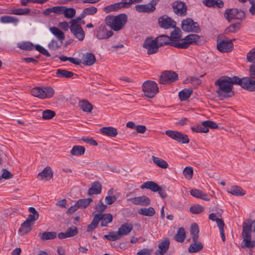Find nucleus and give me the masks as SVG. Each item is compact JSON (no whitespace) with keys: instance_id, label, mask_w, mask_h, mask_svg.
<instances>
[{"instance_id":"nucleus-1","label":"nucleus","mask_w":255,"mask_h":255,"mask_svg":"<svg viewBox=\"0 0 255 255\" xmlns=\"http://www.w3.org/2000/svg\"><path fill=\"white\" fill-rule=\"evenodd\" d=\"M181 30L178 28H174L169 36L171 42V46L178 48L185 49L190 44L202 45L204 43L203 37L195 34H191L181 39Z\"/></svg>"},{"instance_id":"nucleus-2","label":"nucleus","mask_w":255,"mask_h":255,"mask_svg":"<svg viewBox=\"0 0 255 255\" xmlns=\"http://www.w3.org/2000/svg\"><path fill=\"white\" fill-rule=\"evenodd\" d=\"M242 84L241 79L237 76L233 77L222 76L215 83V85L218 87L216 92L220 96H221L223 93H231L234 84H238L243 88Z\"/></svg>"},{"instance_id":"nucleus-3","label":"nucleus","mask_w":255,"mask_h":255,"mask_svg":"<svg viewBox=\"0 0 255 255\" xmlns=\"http://www.w3.org/2000/svg\"><path fill=\"white\" fill-rule=\"evenodd\" d=\"M255 221L248 220L243 223L242 237L243 241L242 247L244 248H253L255 246V241H252L251 232L255 231Z\"/></svg>"},{"instance_id":"nucleus-4","label":"nucleus","mask_w":255,"mask_h":255,"mask_svg":"<svg viewBox=\"0 0 255 255\" xmlns=\"http://www.w3.org/2000/svg\"><path fill=\"white\" fill-rule=\"evenodd\" d=\"M43 14L46 16H53L63 14L65 18H72L76 14V10L73 7L64 6H55L45 9Z\"/></svg>"},{"instance_id":"nucleus-5","label":"nucleus","mask_w":255,"mask_h":255,"mask_svg":"<svg viewBox=\"0 0 255 255\" xmlns=\"http://www.w3.org/2000/svg\"><path fill=\"white\" fill-rule=\"evenodd\" d=\"M128 17L126 14L122 13L117 16L107 15L105 19V24L114 31H117L122 29L127 22Z\"/></svg>"},{"instance_id":"nucleus-6","label":"nucleus","mask_w":255,"mask_h":255,"mask_svg":"<svg viewBox=\"0 0 255 255\" xmlns=\"http://www.w3.org/2000/svg\"><path fill=\"white\" fill-rule=\"evenodd\" d=\"M226 19L228 22L232 20L243 21L246 18V12L241 8H232L227 9L224 13Z\"/></svg>"},{"instance_id":"nucleus-7","label":"nucleus","mask_w":255,"mask_h":255,"mask_svg":"<svg viewBox=\"0 0 255 255\" xmlns=\"http://www.w3.org/2000/svg\"><path fill=\"white\" fill-rule=\"evenodd\" d=\"M249 77L241 78L243 88L250 92L255 91V63L250 65L249 69Z\"/></svg>"},{"instance_id":"nucleus-8","label":"nucleus","mask_w":255,"mask_h":255,"mask_svg":"<svg viewBox=\"0 0 255 255\" xmlns=\"http://www.w3.org/2000/svg\"><path fill=\"white\" fill-rule=\"evenodd\" d=\"M31 93L33 96L43 99L52 97L55 91L51 87H37L33 88L31 90Z\"/></svg>"},{"instance_id":"nucleus-9","label":"nucleus","mask_w":255,"mask_h":255,"mask_svg":"<svg viewBox=\"0 0 255 255\" xmlns=\"http://www.w3.org/2000/svg\"><path fill=\"white\" fill-rule=\"evenodd\" d=\"M142 91L144 95L149 98H153L159 92L156 83L151 80H147L142 84Z\"/></svg>"},{"instance_id":"nucleus-10","label":"nucleus","mask_w":255,"mask_h":255,"mask_svg":"<svg viewBox=\"0 0 255 255\" xmlns=\"http://www.w3.org/2000/svg\"><path fill=\"white\" fill-rule=\"evenodd\" d=\"M94 32V35L99 40L107 39L114 34V32L112 30H108L104 24L96 28Z\"/></svg>"},{"instance_id":"nucleus-11","label":"nucleus","mask_w":255,"mask_h":255,"mask_svg":"<svg viewBox=\"0 0 255 255\" xmlns=\"http://www.w3.org/2000/svg\"><path fill=\"white\" fill-rule=\"evenodd\" d=\"M181 28L184 31L187 32L198 33L200 30L197 22H194L190 18H187L182 21Z\"/></svg>"},{"instance_id":"nucleus-12","label":"nucleus","mask_w":255,"mask_h":255,"mask_svg":"<svg viewBox=\"0 0 255 255\" xmlns=\"http://www.w3.org/2000/svg\"><path fill=\"white\" fill-rule=\"evenodd\" d=\"M143 47L147 50L148 55L156 53L159 50V46L155 39H152L150 37L145 39L143 44Z\"/></svg>"},{"instance_id":"nucleus-13","label":"nucleus","mask_w":255,"mask_h":255,"mask_svg":"<svg viewBox=\"0 0 255 255\" xmlns=\"http://www.w3.org/2000/svg\"><path fill=\"white\" fill-rule=\"evenodd\" d=\"M178 78V75L172 71H165L163 72L159 78V83L166 84L175 81Z\"/></svg>"},{"instance_id":"nucleus-14","label":"nucleus","mask_w":255,"mask_h":255,"mask_svg":"<svg viewBox=\"0 0 255 255\" xmlns=\"http://www.w3.org/2000/svg\"><path fill=\"white\" fill-rule=\"evenodd\" d=\"M159 0H151L147 4H138L135 6V10L138 12L149 13L155 10V5Z\"/></svg>"},{"instance_id":"nucleus-15","label":"nucleus","mask_w":255,"mask_h":255,"mask_svg":"<svg viewBox=\"0 0 255 255\" xmlns=\"http://www.w3.org/2000/svg\"><path fill=\"white\" fill-rule=\"evenodd\" d=\"M172 6L174 12L177 15L182 16L187 14V5L184 2L175 1L172 3Z\"/></svg>"},{"instance_id":"nucleus-16","label":"nucleus","mask_w":255,"mask_h":255,"mask_svg":"<svg viewBox=\"0 0 255 255\" xmlns=\"http://www.w3.org/2000/svg\"><path fill=\"white\" fill-rule=\"evenodd\" d=\"M218 50L221 52H229L231 51L234 47L232 40L227 38L220 40H217V45Z\"/></svg>"},{"instance_id":"nucleus-17","label":"nucleus","mask_w":255,"mask_h":255,"mask_svg":"<svg viewBox=\"0 0 255 255\" xmlns=\"http://www.w3.org/2000/svg\"><path fill=\"white\" fill-rule=\"evenodd\" d=\"M158 23L160 26L164 29L170 28H175L176 27V22L171 18L166 15H163L158 18Z\"/></svg>"},{"instance_id":"nucleus-18","label":"nucleus","mask_w":255,"mask_h":255,"mask_svg":"<svg viewBox=\"0 0 255 255\" xmlns=\"http://www.w3.org/2000/svg\"><path fill=\"white\" fill-rule=\"evenodd\" d=\"M121 194L113 188L108 191V195L105 198V202L107 205H112L117 200H120Z\"/></svg>"},{"instance_id":"nucleus-19","label":"nucleus","mask_w":255,"mask_h":255,"mask_svg":"<svg viewBox=\"0 0 255 255\" xmlns=\"http://www.w3.org/2000/svg\"><path fill=\"white\" fill-rule=\"evenodd\" d=\"M127 202L136 205L148 206L150 204V200L149 198L144 195L137 197L128 198Z\"/></svg>"},{"instance_id":"nucleus-20","label":"nucleus","mask_w":255,"mask_h":255,"mask_svg":"<svg viewBox=\"0 0 255 255\" xmlns=\"http://www.w3.org/2000/svg\"><path fill=\"white\" fill-rule=\"evenodd\" d=\"M70 30L79 40L82 41L84 39L85 34L81 25H70Z\"/></svg>"},{"instance_id":"nucleus-21","label":"nucleus","mask_w":255,"mask_h":255,"mask_svg":"<svg viewBox=\"0 0 255 255\" xmlns=\"http://www.w3.org/2000/svg\"><path fill=\"white\" fill-rule=\"evenodd\" d=\"M133 229V225L131 223L126 222L123 224L118 229V235L123 237L128 235Z\"/></svg>"},{"instance_id":"nucleus-22","label":"nucleus","mask_w":255,"mask_h":255,"mask_svg":"<svg viewBox=\"0 0 255 255\" xmlns=\"http://www.w3.org/2000/svg\"><path fill=\"white\" fill-rule=\"evenodd\" d=\"M82 63L88 66L94 64L96 61L95 56L92 53H86L82 56Z\"/></svg>"},{"instance_id":"nucleus-23","label":"nucleus","mask_w":255,"mask_h":255,"mask_svg":"<svg viewBox=\"0 0 255 255\" xmlns=\"http://www.w3.org/2000/svg\"><path fill=\"white\" fill-rule=\"evenodd\" d=\"M170 245L168 238H165L158 245V250L156 253V255H163L168 251Z\"/></svg>"},{"instance_id":"nucleus-24","label":"nucleus","mask_w":255,"mask_h":255,"mask_svg":"<svg viewBox=\"0 0 255 255\" xmlns=\"http://www.w3.org/2000/svg\"><path fill=\"white\" fill-rule=\"evenodd\" d=\"M100 130L103 134L110 137H116L118 134L117 128L112 127H103Z\"/></svg>"},{"instance_id":"nucleus-25","label":"nucleus","mask_w":255,"mask_h":255,"mask_svg":"<svg viewBox=\"0 0 255 255\" xmlns=\"http://www.w3.org/2000/svg\"><path fill=\"white\" fill-rule=\"evenodd\" d=\"M102 185L99 181H95L92 184L91 187L88 189V194L90 196L94 194H99L101 193Z\"/></svg>"},{"instance_id":"nucleus-26","label":"nucleus","mask_w":255,"mask_h":255,"mask_svg":"<svg viewBox=\"0 0 255 255\" xmlns=\"http://www.w3.org/2000/svg\"><path fill=\"white\" fill-rule=\"evenodd\" d=\"M121 8H125L122 0L121 2L115 3L106 6L104 9V11L106 13H108L112 11H116Z\"/></svg>"},{"instance_id":"nucleus-27","label":"nucleus","mask_w":255,"mask_h":255,"mask_svg":"<svg viewBox=\"0 0 255 255\" xmlns=\"http://www.w3.org/2000/svg\"><path fill=\"white\" fill-rule=\"evenodd\" d=\"M95 215H99V217L101 218L100 221L102 227L107 226V224L111 223L113 220V216L111 214L98 213Z\"/></svg>"},{"instance_id":"nucleus-28","label":"nucleus","mask_w":255,"mask_h":255,"mask_svg":"<svg viewBox=\"0 0 255 255\" xmlns=\"http://www.w3.org/2000/svg\"><path fill=\"white\" fill-rule=\"evenodd\" d=\"M38 176L41 177V179L48 180L53 177V171L49 166L46 167L41 172H39Z\"/></svg>"},{"instance_id":"nucleus-29","label":"nucleus","mask_w":255,"mask_h":255,"mask_svg":"<svg viewBox=\"0 0 255 255\" xmlns=\"http://www.w3.org/2000/svg\"><path fill=\"white\" fill-rule=\"evenodd\" d=\"M78 106L83 112L88 113H91L93 109V105L86 100L80 101Z\"/></svg>"},{"instance_id":"nucleus-30","label":"nucleus","mask_w":255,"mask_h":255,"mask_svg":"<svg viewBox=\"0 0 255 255\" xmlns=\"http://www.w3.org/2000/svg\"><path fill=\"white\" fill-rule=\"evenodd\" d=\"M191 195L197 198L202 199L205 201H209L210 198L207 195L201 190L193 189L190 191Z\"/></svg>"},{"instance_id":"nucleus-31","label":"nucleus","mask_w":255,"mask_h":255,"mask_svg":"<svg viewBox=\"0 0 255 255\" xmlns=\"http://www.w3.org/2000/svg\"><path fill=\"white\" fill-rule=\"evenodd\" d=\"M155 39L159 47L167 45L171 46V42L168 36L165 35H161L157 37Z\"/></svg>"},{"instance_id":"nucleus-32","label":"nucleus","mask_w":255,"mask_h":255,"mask_svg":"<svg viewBox=\"0 0 255 255\" xmlns=\"http://www.w3.org/2000/svg\"><path fill=\"white\" fill-rule=\"evenodd\" d=\"M32 225V224L25 221L21 224V227L18 230L19 234L21 236L27 234L31 230V227Z\"/></svg>"},{"instance_id":"nucleus-33","label":"nucleus","mask_w":255,"mask_h":255,"mask_svg":"<svg viewBox=\"0 0 255 255\" xmlns=\"http://www.w3.org/2000/svg\"><path fill=\"white\" fill-rule=\"evenodd\" d=\"M140 188L141 189L146 188L153 192H157L159 190V185L153 181H146L141 185Z\"/></svg>"},{"instance_id":"nucleus-34","label":"nucleus","mask_w":255,"mask_h":255,"mask_svg":"<svg viewBox=\"0 0 255 255\" xmlns=\"http://www.w3.org/2000/svg\"><path fill=\"white\" fill-rule=\"evenodd\" d=\"M203 248V245L202 243L198 242L197 240L195 242H193V243L190 245L188 248V252L190 253H197L202 250Z\"/></svg>"},{"instance_id":"nucleus-35","label":"nucleus","mask_w":255,"mask_h":255,"mask_svg":"<svg viewBox=\"0 0 255 255\" xmlns=\"http://www.w3.org/2000/svg\"><path fill=\"white\" fill-rule=\"evenodd\" d=\"M228 193L232 194L234 196H242L246 194V191L242 187L235 185L231 187L230 190L228 191Z\"/></svg>"},{"instance_id":"nucleus-36","label":"nucleus","mask_w":255,"mask_h":255,"mask_svg":"<svg viewBox=\"0 0 255 255\" xmlns=\"http://www.w3.org/2000/svg\"><path fill=\"white\" fill-rule=\"evenodd\" d=\"M30 11V9L28 8H13L11 9L9 12H8L7 13L18 15H24L29 14Z\"/></svg>"},{"instance_id":"nucleus-37","label":"nucleus","mask_w":255,"mask_h":255,"mask_svg":"<svg viewBox=\"0 0 255 255\" xmlns=\"http://www.w3.org/2000/svg\"><path fill=\"white\" fill-rule=\"evenodd\" d=\"M56 74L57 77L60 78H70L74 75L72 72L62 69H58L56 70Z\"/></svg>"},{"instance_id":"nucleus-38","label":"nucleus","mask_w":255,"mask_h":255,"mask_svg":"<svg viewBox=\"0 0 255 255\" xmlns=\"http://www.w3.org/2000/svg\"><path fill=\"white\" fill-rule=\"evenodd\" d=\"M50 32L55 36L59 40L62 41L65 39L64 32L59 28L53 26L49 28Z\"/></svg>"},{"instance_id":"nucleus-39","label":"nucleus","mask_w":255,"mask_h":255,"mask_svg":"<svg viewBox=\"0 0 255 255\" xmlns=\"http://www.w3.org/2000/svg\"><path fill=\"white\" fill-rule=\"evenodd\" d=\"M151 159L153 163L156 164L157 166L165 169L168 167V164L167 162L162 158L152 156Z\"/></svg>"},{"instance_id":"nucleus-40","label":"nucleus","mask_w":255,"mask_h":255,"mask_svg":"<svg viewBox=\"0 0 255 255\" xmlns=\"http://www.w3.org/2000/svg\"><path fill=\"white\" fill-rule=\"evenodd\" d=\"M186 237L185 232L183 227L179 228L174 236V239L179 243L184 241Z\"/></svg>"},{"instance_id":"nucleus-41","label":"nucleus","mask_w":255,"mask_h":255,"mask_svg":"<svg viewBox=\"0 0 255 255\" xmlns=\"http://www.w3.org/2000/svg\"><path fill=\"white\" fill-rule=\"evenodd\" d=\"M0 21L2 23H17L19 22V19L15 17L4 15L0 17Z\"/></svg>"},{"instance_id":"nucleus-42","label":"nucleus","mask_w":255,"mask_h":255,"mask_svg":"<svg viewBox=\"0 0 255 255\" xmlns=\"http://www.w3.org/2000/svg\"><path fill=\"white\" fill-rule=\"evenodd\" d=\"M241 27V22H237L235 23L231 24L228 27H227L225 29V34L235 33L240 29Z\"/></svg>"},{"instance_id":"nucleus-43","label":"nucleus","mask_w":255,"mask_h":255,"mask_svg":"<svg viewBox=\"0 0 255 255\" xmlns=\"http://www.w3.org/2000/svg\"><path fill=\"white\" fill-rule=\"evenodd\" d=\"M138 213L143 216L151 217L155 214V211L153 207H150L148 208H141L138 210Z\"/></svg>"},{"instance_id":"nucleus-44","label":"nucleus","mask_w":255,"mask_h":255,"mask_svg":"<svg viewBox=\"0 0 255 255\" xmlns=\"http://www.w3.org/2000/svg\"><path fill=\"white\" fill-rule=\"evenodd\" d=\"M17 47L20 49L26 50V51H30L34 49V46L33 44H32L30 42L27 41H23L17 44Z\"/></svg>"},{"instance_id":"nucleus-45","label":"nucleus","mask_w":255,"mask_h":255,"mask_svg":"<svg viewBox=\"0 0 255 255\" xmlns=\"http://www.w3.org/2000/svg\"><path fill=\"white\" fill-rule=\"evenodd\" d=\"M85 148L81 145H75L72 148L70 153L73 155H82L85 153Z\"/></svg>"},{"instance_id":"nucleus-46","label":"nucleus","mask_w":255,"mask_h":255,"mask_svg":"<svg viewBox=\"0 0 255 255\" xmlns=\"http://www.w3.org/2000/svg\"><path fill=\"white\" fill-rule=\"evenodd\" d=\"M190 232L192 235V239L193 242L198 240L199 229L198 225L196 223H193L191 225L190 228Z\"/></svg>"},{"instance_id":"nucleus-47","label":"nucleus","mask_w":255,"mask_h":255,"mask_svg":"<svg viewBox=\"0 0 255 255\" xmlns=\"http://www.w3.org/2000/svg\"><path fill=\"white\" fill-rule=\"evenodd\" d=\"M99 216V215L94 216L92 222L87 227V231L88 232H91L97 228L101 219Z\"/></svg>"},{"instance_id":"nucleus-48","label":"nucleus","mask_w":255,"mask_h":255,"mask_svg":"<svg viewBox=\"0 0 255 255\" xmlns=\"http://www.w3.org/2000/svg\"><path fill=\"white\" fill-rule=\"evenodd\" d=\"M92 202H93V199L91 198H89L87 199H79L76 203L79 209H85L87 208Z\"/></svg>"},{"instance_id":"nucleus-49","label":"nucleus","mask_w":255,"mask_h":255,"mask_svg":"<svg viewBox=\"0 0 255 255\" xmlns=\"http://www.w3.org/2000/svg\"><path fill=\"white\" fill-rule=\"evenodd\" d=\"M216 223L220 230V234L221 235L222 240L223 242H225L226 241V237L224 234V229L225 224L224 221L222 219H219V220H217Z\"/></svg>"},{"instance_id":"nucleus-50","label":"nucleus","mask_w":255,"mask_h":255,"mask_svg":"<svg viewBox=\"0 0 255 255\" xmlns=\"http://www.w3.org/2000/svg\"><path fill=\"white\" fill-rule=\"evenodd\" d=\"M192 93V90L185 89L179 93L178 96L181 101H185L189 98Z\"/></svg>"},{"instance_id":"nucleus-51","label":"nucleus","mask_w":255,"mask_h":255,"mask_svg":"<svg viewBox=\"0 0 255 255\" xmlns=\"http://www.w3.org/2000/svg\"><path fill=\"white\" fill-rule=\"evenodd\" d=\"M57 237V233L55 232H45L41 236L42 240H48L55 239Z\"/></svg>"},{"instance_id":"nucleus-52","label":"nucleus","mask_w":255,"mask_h":255,"mask_svg":"<svg viewBox=\"0 0 255 255\" xmlns=\"http://www.w3.org/2000/svg\"><path fill=\"white\" fill-rule=\"evenodd\" d=\"M97 8L93 6L85 8L82 11L83 16H85L86 17L87 15H93L97 13Z\"/></svg>"},{"instance_id":"nucleus-53","label":"nucleus","mask_w":255,"mask_h":255,"mask_svg":"<svg viewBox=\"0 0 255 255\" xmlns=\"http://www.w3.org/2000/svg\"><path fill=\"white\" fill-rule=\"evenodd\" d=\"M55 116V112L51 110H46L43 111L42 113V117L44 120H50Z\"/></svg>"},{"instance_id":"nucleus-54","label":"nucleus","mask_w":255,"mask_h":255,"mask_svg":"<svg viewBox=\"0 0 255 255\" xmlns=\"http://www.w3.org/2000/svg\"><path fill=\"white\" fill-rule=\"evenodd\" d=\"M104 237L111 241H115L121 238L120 236L118 235V232H110L109 234L105 235Z\"/></svg>"},{"instance_id":"nucleus-55","label":"nucleus","mask_w":255,"mask_h":255,"mask_svg":"<svg viewBox=\"0 0 255 255\" xmlns=\"http://www.w3.org/2000/svg\"><path fill=\"white\" fill-rule=\"evenodd\" d=\"M203 127H205V128L209 129V128L212 129H216L218 128V125L213 121H205L202 122Z\"/></svg>"},{"instance_id":"nucleus-56","label":"nucleus","mask_w":255,"mask_h":255,"mask_svg":"<svg viewBox=\"0 0 255 255\" xmlns=\"http://www.w3.org/2000/svg\"><path fill=\"white\" fill-rule=\"evenodd\" d=\"M183 174L186 179H191L193 174V168L190 166L186 167L183 171Z\"/></svg>"},{"instance_id":"nucleus-57","label":"nucleus","mask_w":255,"mask_h":255,"mask_svg":"<svg viewBox=\"0 0 255 255\" xmlns=\"http://www.w3.org/2000/svg\"><path fill=\"white\" fill-rule=\"evenodd\" d=\"M247 60L248 62L255 63V47L252 48L247 54Z\"/></svg>"},{"instance_id":"nucleus-58","label":"nucleus","mask_w":255,"mask_h":255,"mask_svg":"<svg viewBox=\"0 0 255 255\" xmlns=\"http://www.w3.org/2000/svg\"><path fill=\"white\" fill-rule=\"evenodd\" d=\"M203 210H204L203 207L200 205H198V204L193 205V206H191V207L190 208V211L192 214H199V213L202 212L203 211Z\"/></svg>"},{"instance_id":"nucleus-59","label":"nucleus","mask_w":255,"mask_h":255,"mask_svg":"<svg viewBox=\"0 0 255 255\" xmlns=\"http://www.w3.org/2000/svg\"><path fill=\"white\" fill-rule=\"evenodd\" d=\"M165 134L176 141H177L178 135H180L179 131L172 130H166L165 131Z\"/></svg>"},{"instance_id":"nucleus-60","label":"nucleus","mask_w":255,"mask_h":255,"mask_svg":"<svg viewBox=\"0 0 255 255\" xmlns=\"http://www.w3.org/2000/svg\"><path fill=\"white\" fill-rule=\"evenodd\" d=\"M66 232L68 238L74 237L78 233L77 227L75 226L68 228Z\"/></svg>"},{"instance_id":"nucleus-61","label":"nucleus","mask_w":255,"mask_h":255,"mask_svg":"<svg viewBox=\"0 0 255 255\" xmlns=\"http://www.w3.org/2000/svg\"><path fill=\"white\" fill-rule=\"evenodd\" d=\"M180 135H178L177 141L182 143H188L189 142V138L186 134L180 132Z\"/></svg>"},{"instance_id":"nucleus-62","label":"nucleus","mask_w":255,"mask_h":255,"mask_svg":"<svg viewBox=\"0 0 255 255\" xmlns=\"http://www.w3.org/2000/svg\"><path fill=\"white\" fill-rule=\"evenodd\" d=\"M191 129L193 131L196 132H204L207 133L209 131V129H207L205 128L204 127L202 126V123L200 126H198L197 127H191Z\"/></svg>"},{"instance_id":"nucleus-63","label":"nucleus","mask_w":255,"mask_h":255,"mask_svg":"<svg viewBox=\"0 0 255 255\" xmlns=\"http://www.w3.org/2000/svg\"><path fill=\"white\" fill-rule=\"evenodd\" d=\"M35 49L37 50L38 52H39L40 53L43 54V55H45L47 57H50V54L48 52V51L44 48L43 47L41 46L40 45H36L35 46Z\"/></svg>"},{"instance_id":"nucleus-64","label":"nucleus","mask_w":255,"mask_h":255,"mask_svg":"<svg viewBox=\"0 0 255 255\" xmlns=\"http://www.w3.org/2000/svg\"><path fill=\"white\" fill-rule=\"evenodd\" d=\"M125 8H128L132 4L141 2L143 0H122Z\"/></svg>"}]
</instances>
